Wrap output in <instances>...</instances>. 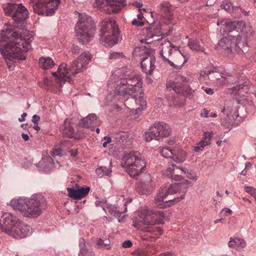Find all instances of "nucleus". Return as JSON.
Masks as SVG:
<instances>
[{"instance_id":"obj_24","label":"nucleus","mask_w":256,"mask_h":256,"mask_svg":"<svg viewBox=\"0 0 256 256\" xmlns=\"http://www.w3.org/2000/svg\"><path fill=\"white\" fill-rule=\"evenodd\" d=\"M98 124L97 116L95 114H90L86 117L81 119L80 125L82 127L90 128L92 131L94 130V126Z\"/></svg>"},{"instance_id":"obj_55","label":"nucleus","mask_w":256,"mask_h":256,"mask_svg":"<svg viewBox=\"0 0 256 256\" xmlns=\"http://www.w3.org/2000/svg\"><path fill=\"white\" fill-rule=\"evenodd\" d=\"M132 246V243L130 240H125L122 243V246L124 248H130Z\"/></svg>"},{"instance_id":"obj_21","label":"nucleus","mask_w":256,"mask_h":256,"mask_svg":"<svg viewBox=\"0 0 256 256\" xmlns=\"http://www.w3.org/2000/svg\"><path fill=\"white\" fill-rule=\"evenodd\" d=\"M68 196L75 200H79L87 196L90 191L88 186L80 187L76 190L72 188H67Z\"/></svg>"},{"instance_id":"obj_7","label":"nucleus","mask_w":256,"mask_h":256,"mask_svg":"<svg viewBox=\"0 0 256 256\" xmlns=\"http://www.w3.org/2000/svg\"><path fill=\"white\" fill-rule=\"evenodd\" d=\"M247 42L248 36L228 34L221 38L214 48L217 50L223 51L228 54H241L243 52V47L246 46Z\"/></svg>"},{"instance_id":"obj_59","label":"nucleus","mask_w":256,"mask_h":256,"mask_svg":"<svg viewBox=\"0 0 256 256\" xmlns=\"http://www.w3.org/2000/svg\"><path fill=\"white\" fill-rule=\"evenodd\" d=\"M40 120V117L38 115L34 114L32 117V121L34 124H37Z\"/></svg>"},{"instance_id":"obj_2","label":"nucleus","mask_w":256,"mask_h":256,"mask_svg":"<svg viewBox=\"0 0 256 256\" xmlns=\"http://www.w3.org/2000/svg\"><path fill=\"white\" fill-rule=\"evenodd\" d=\"M142 84V76L134 75L132 78L121 80L117 82L116 86H113L115 87V96H120L126 99L132 98L135 100L136 104L139 106L134 110L136 114L142 112L147 106L144 99Z\"/></svg>"},{"instance_id":"obj_41","label":"nucleus","mask_w":256,"mask_h":256,"mask_svg":"<svg viewBox=\"0 0 256 256\" xmlns=\"http://www.w3.org/2000/svg\"><path fill=\"white\" fill-rule=\"evenodd\" d=\"M110 240H102V238H99L96 242V244L99 246V248H105L108 249L110 248L109 247L110 245Z\"/></svg>"},{"instance_id":"obj_1","label":"nucleus","mask_w":256,"mask_h":256,"mask_svg":"<svg viewBox=\"0 0 256 256\" xmlns=\"http://www.w3.org/2000/svg\"><path fill=\"white\" fill-rule=\"evenodd\" d=\"M4 33L0 32V51L5 59L8 68L12 70L15 67L14 60H24L26 57V52L31 48L30 43L33 36L29 34L28 38H22L20 34L14 32L11 36L13 42H9V38Z\"/></svg>"},{"instance_id":"obj_27","label":"nucleus","mask_w":256,"mask_h":256,"mask_svg":"<svg viewBox=\"0 0 256 256\" xmlns=\"http://www.w3.org/2000/svg\"><path fill=\"white\" fill-rule=\"evenodd\" d=\"M48 2V0H30V4H32L34 13L43 16Z\"/></svg>"},{"instance_id":"obj_12","label":"nucleus","mask_w":256,"mask_h":256,"mask_svg":"<svg viewBox=\"0 0 256 256\" xmlns=\"http://www.w3.org/2000/svg\"><path fill=\"white\" fill-rule=\"evenodd\" d=\"M186 80V78L184 76L180 78L182 82L168 80L166 82V88L170 90H173L177 94L183 95L189 98H192L194 96V90L185 83Z\"/></svg>"},{"instance_id":"obj_50","label":"nucleus","mask_w":256,"mask_h":256,"mask_svg":"<svg viewBox=\"0 0 256 256\" xmlns=\"http://www.w3.org/2000/svg\"><path fill=\"white\" fill-rule=\"evenodd\" d=\"M44 82L46 86V88L48 90H50V86L52 84V80L48 78H45L44 79Z\"/></svg>"},{"instance_id":"obj_3","label":"nucleus","mask_w":256,"mask_h":256,"mask_svg":"<svg viewBox=\"0 0 256 256\" xmlns=\"http://www.w3.org/2000/svg\"><path fill=\"white\" fill-rule=\"evenodd\" d=\"M10 204L14 209L18 210L24 217L34 218L42 214L46 206V200L42 194H36L30 198L12 200Z\"/></svg>"},{"instance_id":"obj_53","label":"nucleus","mask_w":256,"mask_h":256,"mask_svg":"<svg viewBox=\"0 0 256 256\" xmlns=\"http://www.w3.org/2000/svg\"><path fill=\"white\" fill-rule=\"evenodd\" d=\"M221 213H223L224 216H228L232 214V210L229 208H225L222 209Z\"/></svg>"},{"instance_id":"obj_22","label":"nucleus","mask_w":256,"mask_h":256,"mask_svg":"<svg viewBox=\"0 0 256 256\" xmlns=\"http://www.w3.org/2000/svg\"><path fill=\"white\" fill-rule=\"evenodd\" d=\"M58 76L57 78V83L59 84L60 87L66 82H70L71 78L68 76L69 72L67 68L66 64L64 63L61 64L58 69Z\"/></svg>"},{"instance_id":"obj_60","label":"nucleus","mask_w":256,"mask_h":256,"mask_svg":"<svg viewBox=\"0 0 256 256\" xmlns=\"http://www.w3.org/2000/svg\"><path fill=\"white\" fill-rule=\"evenodd\" d=\"M132 201V199L130 198H128L127 199H126V202H124V212L127 210V203L128 202H131Z\"/></svg>"},{"instance_id":"obj_15","label":"nucleus","mask_w":256,"mask_h":256,"mask_svg":"<svg viewBox=\"0 0 256 256\" xmlns=\"http://www.w3.org/2000/svg\"><path fill=\"white\" fill-rule=\"evenodd\" d=\"M152 130L155 136V140H158L168 136L171 132L170 126L164 122H154L152 126Z\"/></svg>"},{"instance_id":"obj_46","label":"nucleus","mask_w":256,"mask_h":256,"mask_svg":"<svg viewBox=\"0 0 256 256\" xmlns=\"http://www.w3.org/2000/svg\"><path fill=\"white\" fill-rule=\"evenodd\" d=\"M79 246H80V252L82 254L85 252L86 250V248L84 240L82 238H80L78 240Z\"/></svg>"},{"instance_id":"obj_36","label":"nucleus","mask_w":256,"mask_h":256,"mask_svg":"<svg viewBox=\"0 0 256 256\" xmlns=\"http://www.w3.org/2000/svg\"><path fill=\"white\" fill-rule=\"evenodd\" d=\"M39 63L42 68L44 70L50 69L54 65L53 60L50 57H40L39 59Z\"/></svg>"},{"instance_id":"obj_64","label":"nucleus","mask_w":256,"mask_h":256,"mask_svg":"<svg viewBox=\"0 0 256 256\" xmlns=\"http://www.w3.org/2000/svg\"><path fill=\"white\" fill-rule=\"evenodd\" d=\"M79 48L78 46H74L72 48V52L74 54H78V52Z\"/></svg>"},{"instance_id":"obj_63","label":"nucleus","mask_w":256,"mask_h":256,"mask_svg":"<svg viewBox=\"0 0 256 256\" xmlns=\"http://www.w3.org/2000/svg\"><path fill=\"white\" fill-rule=\"evenodd\" d=\"M204 91L207 94H212L214 93L213 90L210 88H206L204 89Z\"/></svg>"},{"instance_id":"obj_57","label":"nucleus","mask_w":256,"mask_h":256,"mask_svg":"<svg viewBox=\"0 0 256 256\" xmlns=\"http://www.w3.org/2000/svg\"><path fill=\"white\" fill-rule=\"evenodd\" d=\"M104 139L105 141L102 144V146L104 148H106L108 144H110L111 142V138L108 136H104Z\"/></svg>"},{"instance_id":"obj_23","label":"nucleus","mask_w":256,"mask_h":256,"mask_svg":"<svg viewBox=\"0 0 256 256\" xmlns=\"http://www.w3.org/2000/svg\"><path fill=\"white\" fill-rule=\"evenodd\" d=\"M170 46L171 43L170 41L164 40V42H161L159 46L160 55L166 63H167V60H170L168 57L172 54Z\"/></svg>"},{"instance_id":"obj_32","label":"nucleus","mask_w":256,"mask_h":256,"mask_svg":"<svg viewBox=\"0 0 256 256\" xmlns=\"http://www.w3.org/2000/svg\"><path fill=\"white\" fill-rule=\"evenodd\" d=\"M246 245V242L243 238L238 237H235L233 238H230L228 242V246L234 248H244Z\"/></svg>"},{"instance_id":"obj_29","label":"nucleus","mask_w":256,"mask_h":256,"mask_svg":"<svg viewBox=\"0 0 256 256\" xmlns=\"http://www.w3.org/2000/svg\"><path fill=\"white\" fill-rule=\"evenodd\" d=\"M112 162H110L108 167L100 166L96 170V173L98 177L101 178L104 176H110L112 172Z\"/></svg>"},{"instance_id":"obj_11","label":"nucleus","mask_w":256,"mask_h":256,"mask_svg":"<svg viewBox=\"0 0 256 256\" xmlns=\"http://www.w3.org/2000/svg\"><path fill=\"white\" fill-rule=\"evenodd\" d=\"M125 2L124 0H95L94 6L99 8L100 10L108 14H116L125 6Z\"/></svg>"},{"instance_id":"obj_20","label":"nucleus","mask_w":256,"mask_h":256,"mask_svg":"<svg viewBox=\"0 0 256 256\" xmlns=\"http://www.w3.org/2000/svg\"><path fill=\"white\" fill-rule=\"evenodd\" d=\"M40 171L44 173H48L54 168V162L52 157L44 156L36 164Z\"/></svg>"},{"instance_id":"obj_4","label":"nucleus","mask_w":256,"mask_h":256,"mask_svg":"<svg viewBox=\"0 0 256 256\" xmlns=\"http://www.w3.org/2000/svg\"><path fill=\"white\" fill-rule=\"evenodd\" d=\"M191 185L188 180H184L182 182H176L171 184L170 187L160 188L155 198V203L161 208L170 206L168 202L172 201L180 202L184 198L187 189Z\"/></svg>"},{"instance_id":"obj_61","label":"nucleus","mask_w":256,"mask_h":256,"mask_svg":"<svg viewBox=\"0 0 256 256\" xmlns=\"http://www.w3.org/2000/svg\"><path fill=\"white\" fill-rule=\"evenodd\" d=\"M160 256H175V255L172 252H166L160 254Z\"/></svg>"},{"instance_id":"obj_54","label":"nucleus","mask_w":256,"mask_h":256,"mask_svg":"<svg viewBox=\"0 0 256 256\" xmlns=\"http://www.w3.org/2000/svg\"><path fill=\"white\" fill-rule=\"evenodd\" d=\"M204 149V148L203 147V146L202 145H200L199 144V143L198 142L196 144V146H194L193 147L192 150L194 151L195 152H200L202 151Z\"/></svg>"},{"instance_id":"obj_18","label":"nucleus","mask_w":256,"mask_h":256,"mask_svg":"<svg viewBox=\"0 0 256 256\" xmlns=\"http://www.w3.org/2000/svg\"><path fill=\"white\" fill-rule=\"evenodd\" d=\"M245 27V23L243 21L238 22H228L225 24L224 32L228 34L230 32H234L240 36H247L244 30Z\"/></svg>"},{"instance_id":"obj_58","label":"nucleus","mask_w":256,"mask_h":256,"mask_svg":"<svg viewBox=\"0 0 256 256\" xmlns=\"http://www.w3.org/2000/svg\"><path fill=\"white\" fill-rule=\"evenodd\" d=\"M198 143L200 145L202 146L204 148L205 146H210L211 144V142H209L208 140H200Z\"/></svg>"},{"instance_id":"obj_35","label":"nucleus","mask_w":256,"mask_h":256,"mask_svg":"<svg viewBox=\"0 0 256 256\" xmlns=\"http://www.w3.org/2000/svg\"><path fill=\"white\" fill-rule=\"evenodd\" d=\"M128 138V133L125 132H119L113 134L112 138L116 140V142L118 144H124L126 142Z\"/></svg>"},{"instance_id":"obj_40","label":"nucleus","mask_w":256,"mask_h":256,"mask_svg":"<svg viewBox=\"0 0 256 256\" xmlns=\"http://www.w3.org/2000/svg\"><path fill=\"white\" fill-rule=\"evenodd\" d=\"M186 154L185 152L181 150L179 152L178 156L174 154V160L178 163H181L184 162L186 158Z\"/></svg>"},{"instance_id":"obj_62","label":"nucleus","mask_w":256,"mask_h":256,"mask_svg":"<svg viewBox=\"0 0 256 256\" xmlns=\"http://www.w3.org/2000/svg\"><path fill=\"white\" fill-rule=\"evenodd\" d=\"M27 116V114L26 112H24L22 115L21 117L18 118V120L20 122H24L25 120V118Z\"/></svg>"},{"instance_id":"obj_52","label":"nucleus","mask_w":256,"mask_h":256,"mask_svg":"<svg viewBox=\"0 0 256 256\" xmlns=\"http://www.w3.org/2000/svg\"><path fill=\"white\" fill-rule=\"evenodd\" d=\"M244 190L246 192L249 193L252 196L256 192V189L252 186H245Z\"/></svg>"},{"instance_id":"obj_38","label":"nucleus","mask_w":256,"mask_h":256,"mask_svg":"<svg viewBox=\"0 0 256 256\" xmlns=\"http://www.w3.org/2000/svg\"><path fill=\"white\" fill-rule=\"evenodd\" d=\"M172 166L174 168H175V170H180V174H188V175L186 176L187 178L189 179H191V180H196V176L195 175H193L192 174L190 173H189L188 172V170L186 168H180L179 166H178L176 164H172Z\"/></svg>"},{"instance_id":"obj_10","label":"nucleus","mask_w":256,"mask_h":256,"mask_svg":"<svg viewBox=\"0 0 256 256\" xmlns=\"http://www.w3.org/2000/svg\"><path fill=\"white\" fill-rule=\"evenodd\" d=\"M4 10L7 16H10L16 22L24 21L28 16V10L22 4L8 2L2 4Z\"/></svg>"},{"instance_id":"obj_56","label":"nucleus","mask_w":256,"mask_h":256,"mask_svg":"<svg viewBox=\"0 0 256 256\" xmlns=\"http://www.w3.org/2000/svg\"><path fill=\"white\" fill-rule=\"evenodd\" d=\"M132 24L136 26H144V22L140 20H137L136 19H134L132 21Z\"/></svg>"},{"instance_id":"obj_30","label":"nucleus","mask_w":256,"mask_h":256,"mask_svg":"<svg viewBox=\"0 0 256 256\" xmlns=\"http://www.w3.org/2000/svg\"><path fill=\"white\" fill-rule=\"evenodd\" d=\"M161 10L164 12V15L166 18L167 22H164L166 24H170V21L172 18V14L170 12L171 5L168 2H162L160 4Z\"/></svg>"},{"instance_id":"obj_28","label":"nucleus","mask_w":256,"mask_h":256,"mask_svg":"<svg viewBox=\"0 0 256 256\" xmlns=\"http://www.w3.org/2000/svg\"><path fill=\"white\" fill-rule=\"evenodd\" d=\"M60 0H48L44 10L45 16H51L54 15L60 4Z\"/></svg>"},{"instance_id":"obj_43","label":"nucleus","mask_w":256,"mask_h":256,"mask_svg":"<svg viewBox=\"0 0 256 256\" xmlns=\"http://www.w3.org/2000/svg\"><path fill=\"white\" fill-rule=\"evenodd\" d=\"M176 170L175 168H168L166 170H163L162 172V175L163 176L171 178L172 176L173 171Z\"/></svg>"},{"instance_id":"obj_49","label":"nucleus","mask_w":256,"mask_h":256,"mask_svg":"<svg viewBox=\"0 0 256 256\" xmlns=\"http://www.w3.org/2000/svg\"><path fill=\"white\" fill-rule=\"evenodd\" d=\"M106 204L107 201L105 200H96L95 202V204L96 206H100L103 210Z\"/></svg>"},{"instance_id":"obj_45","label":"nucleus","mask_w":256,"mask_h":256,"mask_svg":"<svg viewBox=\"0 0 256 256\" xmlns=\"http://www.w3.org/2000/svg\"><path fill=\"white\" fill-rule=\"evenodd\" d=\"M144 140L146 142H150L153 138L155 139V136H154V133L152 132V126L150 128L149 132H146L144 133Z\"/></svg>"},{"instance_id":"obj_17","label":"nucleus","mask_w":256,"mask_h":256,"mask_svg":"<svg viewBox=\"0 0 256 256\" xmlns=\"http://www.w3.org/2000/svg\"><path fill=\"white\" fill-rule=\"evenodd\" d=\"M211 74L216 78V82L217 84L220 86L233 84L238 78V76L228 72L220 73L216 72L208 71V75H210Z\"/></svg>"},{"instance_id":"obj_34","label":"nucleus","mask_w":256,"mask_h":256,"mask_svg":"<svg viewBox=\"0 0 256 256\" xmlns=\"http://www.w3.org/2000/svg\"><path fill=\"white\" fill-rule=\"evenodd\" d=\"M248 86L244 84H239L230 88L232 94L240 96H244V92H247Z\"/></svg>"},{"instance_id":"obj_31","label":"nucleus","mask_w":256,"mask_h":256,"mask_svg":"<svg viewBox=\"0 0 256 256\" xmlns=\"http://www.w3.org/2000/svg\"><path fill=\"white\" fill-rule=\"evenodd\" d=\"M104 210L105 212H108L110 214H112L114 216L118 218H120L122 214L124 212L123 210L122 209L120 210L118 208L108 203H107L104 208Z\"/></svg>"},{"instance_id":"obj_42","label":"nucleus","mask_w":256,"mask_h":256,"mask_svg":"<svg viewBox=\"0 0 256 256\" xmlns=\"http://www.w3.org/2000/svg\"><path fill=\"white\" fill-rule=\"evenodd\" d=\"M222 8L226 10L231 12L233 10L234 6L232 3L227 0H224L220 6Z\"/></svg>"},{"instance_id":"obj_47","label":"nucleus","mask_w":256,"mask_h":256,"mask_svg":"<svg viewBox=\"0 0 256 256\" xmlns=\"http://www.w3.org/2000/svg\"><path fill=\"white\" fill-rule=\"evenodd\" d=\"M213 134L214 133L212 131L206 132L204 133V136L201 140H208L209 142H211Z\"/></svg>"},{"instance_id":"obj_51","label":"nucleus","mask_w":256,"mask_h":256,"mask_svg":"<svg viewBox=\"0 0 256 256\" xmlns=\"http://www.w3.org/2000/svg\"><path fill=\"white\" fill-rule=\"evenodd\" d=\"M50 154L52 156H61L62 154V151L60 149H53L50 151Z\"/></svg>"},{"instance_id":"obj_44","label":"nucleus","mask_w":256,"mask_h":256,"mask_svg":"<svg viewBox=\"0 0 256 256\" xmlns=\"http://www.w3.org/2000/svg\"><path fill=\"white\" fill-rule=\"evenodd\" d=\"M124 54L122 52H110L109 54V58L110 60H116L122 58Z\"/></svg>"},{"instance_id":"obj_5","label":"nucleus","mask_w":256,"mask_h":256,"mask_svg":"<svg viewBox=\"0 0 256 256\" xmlns=\"http://www.w3.org/2000/svg\"><path fill=\"white\" fill-rule=\"evenodd\" d=\"M167 218L163 210L144 208L138 212V216L132 218V226L138 230H144L143 226L164 224Z\"/></svg>"},{"instance_id":"obj_33","label":"nucleus","mask_w":256,"mask_h":256,"mask_svg":"<svg viewBox=\"0 0 256 256\" xmlns=\"http://www.w3.org/2000/svg\"><path fill=\"white\" fill-rule=\"evenodd\" d=\"M188 46L193 51L204 52V48L200 44L199 41L196 38H189Z\"/></svg>"},{"instance_id":"obj_16","label":"nucleus","mask_w":256,"mask_h":256,"mask_svg":"<svg viewBox=\"0 0 256 256\" xmlns=\"http://www.w3.org/2000/svg\"><path fill=\"white\" fill-rule=\"evenodd\" d=\"M32 233V229L30 226L20 220L10 236L16 239H21L30 236Z\"/></svg>"},{"instance_id":"obj_26","label":"nucleus","mask_w":256,"mask_h":256,"mask_svg":"<svg viewBox=\"0 0 256 256\" xmlns=\"http://www.w3.org/2000/svg\"><path fill=\"white\" fill-rule=\"evenodd\" d=\"M182 56H178L174 60L175 63L171 62L170 60H167V63L169 64L173 68L180 69L188 62L190 58V56L188 53H184Z\"/></svg>"},{"instance_id":"obj_37","label":"nucleus","mask_w":256,"mask_h":256,"mask_svg":"<svg viewBox=\"0 0 256 256\" xmlns=\"http://www.w3.org/2000/svg\"><path fill=\"white\" fill-rule=\"evenodd\" d=\"M160 152L164 158L174 160L175 150L167 147L160 148Z\"/></svg>"},{"instance_id":"obj_25","label":"nucleus","mask_w":256,"mask_h":256,"mask_svg":"<svg viewBox=\"0 0 256 256\" xmlns=\"http://www.w3.org/2000/svg\"><path fill=\"white\" fill-rule=\"evenodd\" d=\"M60 131L62 135L68 138H74L76 132L73 126L71 125L70 120H66L60 126Z\"/></svg>"},{"instance_id":"obj_19","label":"nucleus","mask_w":256,"mask_h":256,"mask_svg":"<svg viewBox=\"0 0 256 256\" xmlns=\"http://www.w3.org/2000/svg\"><path fill=\"white\" fill-rule=\"evenodd\" d=\"M156 60L154 56H148L144 57L140 62L142 71L146 75H150L156 68Z\"/></svg>"},{"instance_id":"obj_14","label":"nucleus","mask_w":256,"mask_h":256,"mask_svg":"<svg viewBox=\"0 0 256 256\" xmlns=\"http://www.w3.org/2000/svg\"><path fill=\"white\" fill-rule=\"evenodd\" d=\"M20 220L11 213L4 212L0 220V226L2 231L10 236L14 228L18 225Z\"/></svg>"},{"instance_id":"obj_13","label":"nucleus","mask_w":256,"mask_h":256,"mask_svg":"<svg viewBox=\"0 0 256 256\" xmlns=\"http://www.w3.org/2000/svg\"><path fill=\"white\" fill-rule=\"evenodd\" d=\"M92 58V55L88 51H85L74 60L70 69L71 74L75 76L82 72L88 65Z\"/></svg>"},{"instance_id":"obj_8","label":"nucleus","mask_w":256,"mask_h":256,"mask_svg":"<svg viewBox=\"0 0 256 256\" xmlns=\"http://www.w3.org/2000/svg\"><path fill=\"white\" fill-rule=\"evenodd\" d=\"M78 14L79 19L75 26V32L80 42L84 44L92 40L95 28L90 16L84 14Z\"/></svg>"},{"instance_id":"obj_48","label":"nucleus","mask_w":256,"mask_h":256,"mask_svg":"<svg viewBox=\"0 0 256 256\" xmlns=\"http://www.w3.org/2000/svg\"><path fill=\"white\" fill-rule=\"evenodd\" d=\"M172 173V176L171 179H172L176 181H178L182 180V176L181 174H178V173H179L178 170H174L173 171Z\"/></svg>"},{"instance_id":"obj_6","label":"nucleus","mask_w":256,"mask_h":256,"mask_svg":"<svg viewBox=\"0 0 256 256\" xmlns=\"http://www.w3.org/2000/svg\"><path fill=\"white\" fill-rule=\"evenodd\" d=\"M120 164L131 177L140 175L146 168L144 158L136 151L125 154L122 158Z\"/></svg>"},{"instance_id":"obj_9","label":"nucleus","mask_w":256,"mask_h":256,"mask_svg":"<svg viewBox=\"0 0 256 256\" xmlns=\"http://www.w3.org/2000/svg\"><path fill=\"white\" fill-rule=\"evenodd\" d=\"M100 42L106 46H112L121 40L116 22L108 19L104 22L100 30Z\"/></svg>"},{"instance_id":"obj_39","label":"nucleus","mask_w":256,"mask_h":256,"mask_svg":"<svg viewBox=\"0 0 256 256\" xmlns=\"http://www.w3.org/2000/svg\"><path fill=\"white\" fill-rule=\"evenodd\" d=\"M162 34L160 32V30L159 28H156V29L153 30V32L148 34L146 36L145 40H144V42L147 44H149L150 42H148V40L154 37H158L160 36Z\"/></svg>"}]
</instances>
